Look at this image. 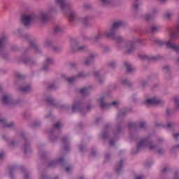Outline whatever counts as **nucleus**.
I'll return each instance as SVG.
<instances>
[{"label": "nucleus", "mask_w": 179, "mask_h": 179, "mask_svg": "<svg viewBox=\"0 0 179 179\" xmlns=\"http://www.w3.org/2000/svg\"><path fill=\"white\" fill-rule=\"evenodd\" d=\"M122 26H124V22H115L110 30L105 31V35L106 36L107 38H110L111 40L116 41V45L120 50H121V48H124V47L127 54H132L136 49V45L135 43H136V41H139V40L129 41L124 43L122 37L117 34V30H118L120 27H122Z\"/></svg>", "instance_id": "f257e3e1"}, {"label": "nucleus", "mask_w": 179, "mask_h": 179, "mask_svg": "<svg viewBox=\"0 0 179 179\" xmlns=\"http://www.w3.org/2000/svg\"><path fill=\"white\" fill-rule=\"evenodd\" d=\"M57 5H59L64 15L68 16L70 22L76 19V13L72 10V3L67 0H55Z\"/></svg>", "instance_id": "f03ea898"}, {"label": "nucleus", "mask_w": 179, "mask_h": 179, "mask_svg": "<svg viewBox=\"0 0 179 179\" xmlns=\"http://www.w3.org/2000/svg\"><path fill=\"white\" fill-rule=\"evenodd\" d=\"M57 12V8L55 6H52L50 8L48 12L41 11L38 15L35 14L36 23H41V24H45L50 19V15L52 13Z\"/></svg>", "instance_id": "7ed1b4c3"}, {"label": "nucleus", "mask_w": 179, "mask_h": 179, "mask_svg": "<svg viewBox=\"0 0 179 179\" xmlns=\"http://www.w3.org/2000/svg\"><path fill=\"white\" fill-rule=\"evenodd\" d=\"M15 34L18 36L20 38H22V40H26L27 41H29L31 48H33L36 54L41 52V50L40 49V47H38V45L31 41V39L33 38L31 36L28 34H23V31H22V29H17Z\"/></svg>", "instance_id": "20e7f679"}, {"label": "nucleus", "mask_w": 179, "mask_h": 179, "mask_svg": "<svg viewBox=\"0 0 179 179\" xmlns=\"http://www.w3.org/2000/svg\"><path fill=\"white\" fill-rule=\"evenodd\" d=\"M143 148H148L150 150H156V149H157V145L153 144V141H152V138H150V137H147L141 140L139 143L137 145L136 153H138V152H141V150L143 149Z\"/></svg>", "instance_id": "39448f33"}, {"label": "nucleus", "mask_w": 179, "mask_h": 179, "mask_svg": "<svg viewBox=\"0 0 179 179\" xmlns=\"http://www.w3.org/2000/svg\"><path fill=\"white\" fill-rule=\"evenodd\" d=\"M21 21L22 24H24L25 27H29L30 24L36 23V13H26L24 14H22Z\"/></svg>", "instance_id": "423d86ee"}, {"label": "nucleus", "mask_w": 179, "mask_h": 179, "mask_svg": "<svg viewBox=\"0 0 179 179\" xmlns=\"http://www.w3.org/2000/svg\"><path fill=\"white\" fill-rule=\"evenodd\" d=\"M69 47L73 54H76V52H79V51L87 50V47L86 45H83L81 46H79V42L75 38H71L70 40Z\"/></svg>", "instance_id": "0eeeda50"}, {"label": "nucleus", "mask_w": 179, "mask_h": 179, "mask_svg": "<svg viewBox=\"0 0 179 179\" xmlns=\"http://www.w3.org/2000/svg\"><path fill=\"white\" fill-rule=\"evenodd\" d=\"M89 110H90V105H88L87 108H85V105L82 101H78L74 103L72 106L73 113L78 111V113H80V114L83 115H85V114H86Z\"/></svg>", "instance_id": "6e6552de"}, {"label": "nucleus", "mask_w": 179, "mask_h": 179, "mask_svg": "<svg viewBox=\"0 0 179 179\" xmlns=\"http://www.w3.org/2000/svg\"><path fill=\"white\" fill-rule=\"evenodd\" d=\"M150 41H153L154 43H156V44H157V45H159V47H162V45H165L166 48H171V50H173L175 52H177V54H179V45L171 44L170 41L165 43L162 40H159L156 38H154V39L151 38Z\"/></svg>", "instance_id": "1a4fd4ad"}, {"label": "nucleus", "mask_w": 179, "mask_h": 179, "mask_svg": "<svg viewBox=\"0 0 179 179\" xmlns=\"http://www.w3.org/2000/svg\"><path fill=\"white\" fill-rule=\"evenodd\" d=\"M106 96H103L98 99V103H99L101 108H110L111 106H113V107H115L116 108L120 107V101H114L111 103H108L106 102Z\"/></svg>", "instance_id": "9d476101"}, {"label": "nucleus", "mask_w": 179, "mask_h": 179, "mask_svg": "<svg viewBox=\"0 0 179 179\" xmlns=\"http://www.w3.org/2000/svg\"><path fill=\"white\" fill-rule=\"evenodd\" d=\"M6 36H2L0 38V55L3 59H8L9 58V55L5 50V43H6Z\"/></svg>", "instance_id": "9b49d317"}, {"label": "nucleus", "mask_w": 179, "mask_h": 179, "mask_svg": "<svg viewBox=\"0 0 179 179\" xmlns=\"http://www.w3.org/2000/svg\"><path fill=\"white\" fill-rule=\"evenodd\" d=\"M24 136V133L22 132L20 134V138H22V139L24 141V144L22 149L24 155H29V153H31V147L30 146V143L27 142V140L26 139V137Z\"/></svg>", "instance_id": "f8f14e48"}, {"label": "nucleus", "mask_w": 179, "mask_h": 179, "mask_svg": "<svg viewBox=\"0 0 179 179\" xmlns=\"http://www.w3.org/2000/svg\"><path fill=\"white\" fill-rule=\"evenodd\" d=\"M164 103V101L163 100L156 98L148 99L145 102V106L148 107L150 106H163Z\"/></svg>", "instance_id": "ddd939ff"}, {"label": "nucleus", "mask_w": 179, "mask_h": 179, "mask_svg": "<svg viewBox=\"0 0 179 179\" xmlns=\"http://www.w3.org/2000/svg\"><path fill=\"white\" fill-rule=\"evenodd\" d=\"M50 65H54V59L52 57H46L42 67V71H43V72H50V71H51Z\"/></svg>", "instance_id": "4468645a"}, {"label": "nucleus", "mask_w": 179, "mask_h": 179, "mask_svg": "<svg viewBox=\"0 0 179 179\" xmlns=\"http://www.w3.org/2000/svg\"><path fill=\"white\" fill-rule=\"evenodd\" d=\"M96 57H97V53H90L89 56L86 57L84 59V65L85 66H89L90 64H93Z\"/></svg>", "instance_id": "2eb2a0df"}, {"label": "nucleus", "mask_w": 179, "mask_h": 179, "mask_svg": "<svg viewBox=\"0 0 179 179\" xmlns=\"http://www.w3.org/2000/svg\"><path fill=\"white\" fill-rule=\"evenodd\" d=\"M2 103L5 106H15V103L13 101L12 96L7 94L2 97Z\"/></svg>", "instance_id": "dca6fc26"}, {"label": "nucleus", "mask_w": 179, "mask_h": 179, "mask_svg": "<svg viewBox=\"0 0 179 179\" xmlns=\"http://www.w3.org/2000/svg\"><path fill=\"white\" fill-rule=\"evenodd\" d=\"M0 125L3 128H9L10 129H13L15 128L16 124L13 122L9 123L6 122V119L1 118L0 119Z\"/></svg>", "instance_id": "f3484780"}, {"label": "nucleus", "mask_w": 179, "mask_h": 179, "mask_svg": "<svg viewBox=\"0 0 179 179\" xmlns=\"http://www.w3.org/2000/svg\"><path fill=\"white\" fill-rule=\"evenodd\" d=\"M58 164H59V166H61V167L65 166V161L64 160V158L60 157L58 161L51 162L48 164V167H50L51 169H54V167H57V166H58Z\"/></svg>", "instance_id": "a211bd4d"}, {"label": "nucleus", "mask_w": 179, "mask_h": 179, "mask_svg": "<svg viewBox=\"0 0 179 179\" xmlns=\"http://www.w3.org/2000/svg\"><path fill=\"white\" fill-rule=\"evenodd\" d=\"M164 73H165L166 79H171L173 78V75H171V69L169 65L164 66L163 67Z\"/></svg>", "instance_id": "6ab92c4d"}, {"label": "nucleus", "mask_w": 179, "mask_h": 179, "mask_svg": "<svg viewBox=\"0 0 179 179\" xmlns=\"http://www.w3.org/2000/svg\"><path fill=\"white\" fill-rule=\"evenodd\" d=\"M128 113V110L127 109H123L122 110H120L117 116V122H122V121H124V117H125V115H127Z\"/></svg>", "instance_id": "aec40b11"}, {"label": "nucleus", "mask_w": 179, "mask_h": 179, "mask_svg": "<svg viewBox=\"0 0 179 179\" xmlns=\"http://www.w3.org/2000/svg\"><path fill=\"white\" fill-rule=\"evenodd\" d=\"M156 127H161L162 128H166V129H174L176 127V124L175 122H171L168 123L167 125L166 126L162 123H157Z\"/></svg>", "instance_id": "412c9836"}, {"label": "nucleus", "mask_w": 179, "mask_h": 179, "mask_svg": "<svg viewBox=\"0 0 179 179\" xmlns=\"http://www.w3.org/2000/svg\"><path fill=\"white\" fill-rule=\"evenodd\" d=\"M124 66L127 73H134L136 69L132 66V64L128 62H124Z\"/></svg>", "instance_id": "4be33fe9"}, {"label": "nucleus", "mask_w": 179, "mask_h": 179, "mask_svg": "<svg viewBox=\"0 0 179 179\" xmlns=\"http://www.w3.org/2000/svg\"><path fill=\"white\" fill-rule=\"evenodd\" d=\"M86 76H87V74H85L83 73V72H80L78 73L77 76L69 78L67 79V81L69 82V83H73V82H75V80H76V78H86Z\"/></svg>", "instance_id": "5701e85b"}, {"label": "nucleus", "mask_w": 179, "mask_h": 179, "mask_svg": "<svg viewBox=\"0 0 179 179\" xmlns=\"http://www.w3.org/2000/svg\"><path fill=\"white\" fill-rule=\"evenodd\" d=\"M19 89L22 93H30V92L33 90V88H31V85L20 87Z\"/></svg>", "instance_id": "b1692460"}, {"label": "nucleus", "mask_w": 179, "mask_h": 179, "mask_svg": "<svg viewBox=\"0 0 179 179\" xmlns=\"http://www.w3.org/2000/svg\"><path fill=\"white\" fill-rule=\"evenodd\" d=\"M102 138L103 139L108 138V124H106L102 131Z\"/></svg>", "instance_id": "393cba45"}, {"label": "nucleus", "mask_w": 179, "mask_h": 179, "mask_svg": "<svg viewBox=\"0 0 179 179\" xmlns=\"http://www.w3.org/2000/svg\"><path fill=\"white\" fill-rule=\"evenodd\" d=\"M128 127L130 131H138L139 127H138V124L136 122H132L128 124Z\"/></svg>", "instance_id": "a878e982"}, {"label": "nucleus", "mask_w": 179, "mask_h": 179, "mask_svg": "<svg viewBox=\"0 0 179 179\" xmlns=\"http://www.w3.org/2000/svg\"><path fill=\"white\" fill-rule=\"evenodd\" d=\"M62 143L64 145V150L67 152L68 147H66L67 145H69V138L64 136L62 138Z\"/></svg>", "instance_id": "bb28decb"}, {"label": "nucleus", "mask_w": 179, "mask_h": 179, "mask_svg": "<svg viewBox=\"0 0 179 179\" xmlns=\"http://www.w3.org/2000/svg\"><path fill=\"white\" fill-rule=\"evenodd\" d=\"M103 38V34H96L94 36V38L92 40L93 44H96V43H99V40H101Z\"/></svg>", "instance_id": "cd10ccee"}, {"label": "nucleus", "mask_w": 179, "mask_h": 179, "mask_svg": "<svg viewBox=\"0 0 179 179\" xmlns=\"http://www.w3.org/2000/svg\"><path fill=\"white\" fill-rule=\"evenodd\" d=\"M101 3V6H110L113 4V1L111 0H99Z\"/></svg>", "instance_id": "c85d7f7f"}, {"label": "nucleus", "mask_w": 179, "mask_h": 179, "mask_svg": "<svg viewBox=\"0 0 179 179\" xmlns=\"http://www.w3.org/2000/svg\"><path fill=\"white\" fill-rule=\"evenodd\" d=\"M123 162H124V159H121L120 162H118L116 164V171L117 174H120V173L121 172V169H122V167H124V165L122 164Z\"/></svg>", "instance_id": "c756f323"}, {"label": "nucleus", "mask_w": 179, "mask_h": 179, "mask_svg": "<svg viewBox=\"0 0 179 179\" xmlns=\"http://www.w3.org/2000/svg\"><path fill=\"white\" fill-rule=\"evenodd\" d=\"M92 17L90 15H87L84 18L80 19V22H82L85 26H87V23L92 20Z\"/></svg>", "instance_id": "7c9ffc66"}, {"label": "nucleus", "mask_w": 179, "mask_h": 179, "mask_svg": "<svg viewBox=\"0 0 179 179\" xmlns=\"http://www.w3.org/2000/svg\"><path fill=\"white\" fill-rule=\"evenodd\" d=\"M53 33H55V34H57V33H64V28L61 26L56 25L53 29Z\"/></svg>", "instance_id": "2f4dec72"}, {"label": "nucleus", "mask_w": 179, "mask_h": 179, "mask_svg": "<svg viewBox=\"0 0 179 179\" xmlns=\"http://www.w3.org/2000/svg\"><path fill=\"white\" fill-rule=\"evenodd\" d=\"M46 102L50 104V106H53L55 107L57 105L55 103L54 98L52 96H48L46 98Z\"/></svg>", "instance_id": "473e14b6"}, {"label": "nucleus", "mask_w": 179, "mask_h": 179, "mask_svg": "<svg viewBox=\"0 0 179 179\" xmlns=\"http://www.w3.org/2000/svg\"><path fill=\"white\" fill-rule=\"evenodd\" d=\"M99 47H100V48H101L103 52H110V51H111V48H110V47L103 46V45H101V43H99Z\"/></svg>", "instance_id": "72a5a7b5"}, {"label": "nucleus", "mask_w": 179, "mask_h": 179, "mask_svg": "<svg viewBox=\"0 0 179 179\" xmlns=\"http://www.w3.org/2000/svg\"><path fill=\"white\" fill-rule=\"evenodd\" d=\"M80 93L83 94V96H87V94H89V88L83 87L80 90Z\"/></svg>", "instance_id": "f704fd0d"}, {"label": "nucleus", "mask_w": 179, "mask_h": 179, "mask_svg": "<svg viewBox=\"0 0 179 179\" xmlns=\"http://www.w3.org/2000/svg\"><path fill=\"white\" fill-rule=\"evenodd\" d=\"M159 30H160V26H159V25H153L151 27V33L152 34H155V33H157V31H159Z\"/></svg>", "instance_id": "c9c22d12"}, {"label": "nucleus", "mask_w": 179, "mask_h": 179, "mask_svg": "<svg viewBox=\"0 0 179 179\" xmlns=\"http://www.w3.org/2000/svg\"><path fill=\"white\" fill-rule=\"evenodd\" d=\"M62 124L61 122H58L55 124V127L52 128V129L50 131V134H54V131L55 129H59V128H62Z\"/></svg>", "instance_id": "e433bc0d"}, {"label": "nucleus", "mask_w": 179, "mask_h": 179, "mask_svg": "<svg viewBox=\"0 0 179 179\" xmlns=\"http://www.w3.org/2000/svg\"><path fill=\"white\" fill-rule=\"evenodd\" d=\"M173 101L175 103L176 110H179V97L178 96L173 97Z\"/></svg>", "instance_id": "4c0bfd02"}, {"label": "nucleus", "mask_w": 179, "mask_h": 179, "mask_svg": "<svg viewBox=\"0 0 179 179\" xmlns=\"http://www.w3.org/2000/svg\"><path fill=\"white\" fill-rule=\"evenodd\" d=\"M20 170L21 171H22V173H24V179H30V173L26 172L24 171V168L23 167H21Z\"/></svg>", "instance_id": "58836bf2"}, {"label": "nucleus", "mask_w": 179, "mask_h": 179, "mask_svg": "<svg viewBox=\"0 0 179 179\" xmlns=\"http://www.w3.org/2000/svg\"><path fill=\"white\" fill-rule=\"evenodd\" d=\"M153 19H155V15H152V14H147L145 15L146 22H150V20H153Z\"/></svg>", "instance_id": "ea45409f"}, {"label": "nucleus", "mask_w": 179, "mask_h": 179, "mask_svg": "<svg viewBox=\"0 0 179 179\" xmlns=\"http://www.w3.org/2000/svg\"><path fill=\"white\" fill-rule=\"evenodd\" d=\"M122 85H127V86H132V83L129 81L128 79H124L122 81Z\"/></svg>", "instance_id": "a19ab883"}, {"label": "nucleus", "mask_w": 179, "mask_h": 179, "mask_svg": "<svg viewBox=\"0 0 179 179\" xmlns=\"http://www.w3.org/2000/svg\"><path fill=\"white\" fill-rule=\"evenodd\" d=\"M52 50L55 52H61L62 51V47L53 46Z\"/></svg>", "instance_id": "79ce46f5"}, {"label": "nucleus", "mask_w": 179, "mask_h": 179, "mask_svg": "<svg viewBox=\"0 0 179 179\" xmlns=\"http://www.w3.org/2000/svg\"><path fill=\"white\" fill-rule=\"evenodd\" d=\"M169 173H170V168L168 166L164 168L162 171V174H169Z\"/></svg>", "instance_id": "37998d69"}, {"label": "nucleus", "mask_w": 179, "mask_h": 179, "mask_svg": "<svg viewBox=\"0 0 179 179\" xmlns=\"http://www.w3.org/2000/svg\"><path fill=\"white\" fill-rule=\"evenodd\" d=\"M108 66H110V68H115V66H117V62L115 61H112L110 62H109L108 64Z\"/></svg>", "instance_id": "c03bdc74"}, {"label": "nucleus", "mask_w": 179, "mask_h": 179, "mask_svg": "<svg viewBox=\"0 0 179 179\" xmlns=\"http://www.w3.org/2000/svg\"><path fill=\"white\" fill-rule=\"evenodd\" d=\"M16 170V166H11L10 169V176L11 178H13V172Z\"/></svg>", "instance_id": "a18cd8bd"}, {"label": "nucleus", "mask_w": 179, "mask_h": 179, "mask_svg": "<svg viewBox=\"0 0 179 179\" xmlns=\"http://www.w3.org/2000/svg\"><path fill=\"white\" fill-rule=\"evenodd\" d=\"M48 89H50V90H54L57 89V84H55V83L50 84L48 87Z\"/></svg>", "instance_id": "49530a36"}, {"label": "nucleus", "mask_w": 179, "mask_h": 179, "mask_svg": "<svg viewBox=\"0 0 179 179\" xmlns=\"http://www.w3.org/2000/svg\"><path fill=\"white\" fill-rule=\"evenodd\" d=\"M52 45V41L47 39L45 41V47H51Z\"/></svg>", "instance_id": "de8ad7c7"}, {"label": "nucleus", "mask_w": 179, "mask_h": 179, "mask_svg": "<svg viewBox=\"0 0 179 179\" xmlns=\"http://www.w3.org/2000/svg\"><path fill=\"white\" fill-rule=\"evenodd\" d=\"M157 153L159 155V156H162L166 153V150L163 148H159L157 150Z\"/></svg>", "instance_id": "09e8293b"}, {"label": "nucleus", "mask_w": 179, "mask_h": 179, "mask_svg": "<svg viewBox=\"0 0 179 179\" xmlns=\"http://www.w3.org/2000/svg\"><path fill=\"white\" fill-rule=\"evenodd\" d=\"M122 130V127H121V124H118L117 127V133H115V136L118 135Z\"/></svg>", "instance_id": "8fccbe9b"}, {"label": "nucleus", "mask_w": 179, "mask_h": 179, "mask_svg": "<svg viewBox=\"0 0 179 179\" xmlns=\"http://www.w3.org/2000/svg\"><path fill=\"white\" fill-rule=\"evenodd\" d=\"M178 149H179V144L178 145H175V146L172 147L171 149V152L172 153H174V152H177V150H178Z\"/></svg>", "instance_id": "3c124183"}, {"label": "nucleus", "mask_w": 179, "mask_h": 179, "mask_svg": "<svg viewBox=\"0 0 179 179\" xmlns=\"http://www.w3.org/2000/svg\"><path fill=\"white\" fill-rule=\"evenodd\" d=\"M173 13H168L167 14L164 15V19H167L168 20H170L171 16H173Z\"/></svg>", "instance_id": "603ef678"}, {"label": "nucleus", "mask_w": 179, "mask_h": 179, "mask_svg": "<svg viewBox=\"0 0 179 179\" xmlns=\"http://www.w3.org/2000/svg\"><path fill=\"white\" fill-rule=\"evenodd\" d=\"M146 127H148V125L146 124V122H140V128H143V129H145Z\"/></svg>", "instance_id": "864d4df0"}, {"label": "nucleus", "mask_w": 179, "mask_h": 179, "mask_svg": "<svg viewBox=\"0 0 179 179\" xmlns=\"http://www.w3.org/2000/svg\"><path fill=\"white\" fill-rule=\"evenodd\" d=\"M141 59H147V60H150V58H149V56H148L147 55H143L140 56Z\"/></svg>", "instance_id": "5fc2aeb1"}, {"label": "nucleus", "mask_w": 179, "mask_h": 179, "mask_svg": "<svg viewBox=\"0 0 179 179\" xmlns=\"http://www.w3.org/2000/svg\"><path fill=\"white\" fill-rule=\"evenodd\" d=\"M173 179H179V171H175L174 172Z\"/></svg>", "instance_id": "6e6d98bb"}, {"label": "nucleus", "mask_w": 179, "mask_h": 179, "mask_svg": "<svg viewBox=\"0 0 179 179\" xmlns=\"http://www.w3.org/2000/svg\"><path fill=\"white\" fill-rule=\"evenodd\" d=\"M39 125H40V122L36 121V122H34L33 123L32 127H33V128H36V127H38Z\"/></svg>", "instance_id": "4d7b16f0"}, {"label": "nucleus", "mask_w": 179, "mask_h": 179, "mask_svg": "<svg viewBox=\"0 0 179 179\" xmlns=\"http://www.w3.org/2000/svg\"><path fill=\"white\" fill-rule=\"evenodd\" d=\"M100 73H101V71L94 72V75L96 78H99L100 76Z\"/></svg>", "instance_id": "13d9d810"}, {"label": "nucleus", "mask_w": 179, "mask_h": 179, "mask_svg": "<svg viewBox=\"0 0 179 179\" xmlns=\"http://www.w3.org/2000/svg\"><path fill=\"white\" fill-rule=\"evenodd\" d=\"M17 140L15 141H12L11 143H10V146H13L15 147L16 146V145H17Z\"/></svg>", "instance_id": "bf43d9fd"}, {"label": "nucleus", "mask_w": 179, "mask_h": 179, "mask_svg": "<svg viewBox=\"0 0 179 179\" xmlns=\"http://www.w3.org/2000/svg\"><path fill=\"white\" fill-rule=\"evenodd\" d=\"M24 64H31L33 61H31V59H24Z\"/></svg>", "instance_id": "052dcab7"}, {"label": "nucleus", "mask_w": 179, "mask_h": 179, "mask_svg": "<svg viewBox=\"0 0 179 179\" xmlns=\"http://www.w3.org/2000/svg\"><path fill=\"white\" fill-rule=\"evenodd\" d=\"M151 15H152V16H154V17H155V16H156V15H157V9L154 8V9L152 10V12Z\"/></svg>", "instance_id": "680f3d73"}, {"label": "nucleus", "mask_w": 179, "mask_h": 179, "mask_svg": "<svg viewBox=\"0 0 179 179\" xmlns=\"http://www.w3.org/2000/svg\"><path fill=\"white\" fill-rule=\"evenodd\" d=\"M41 178L42 179H50V177H48L47 175H44V173L41 174Z\"/></svg>", "instance_id": "e2e57ef3"}, {"label": "nucleus", "mask_w": 179, "mask_h": 179, "mask_svg": "<svg viewBox=\"0 0 179 179\" xmlns=\"http://www.w3.org/2000/svg\"><path fill=\"white\" fill-rule=\"evenodd\" d=\"M104 80H106V78H99V85H103V83H104Z\"/></svg>", "instance_id": "0e129e2a"}, {"label": "nucleus", "mask_w": 179, "mask_h": 179, "mask_svg": "<svg viewBox=\"0 0 179 179\" xmlns=\"http://www.w3.org/2000/svg\"><path fill=\"white\" fill-rule=\"evenodd\" d=\"M83 8H84V9H89V8H90V4L85 3L83 5Z\"/></svg>", "instance_id": "69168bd1"}, {"label": "nucleus", "mask_w": 179, "mask_h": 179, "mask_svg": "<svg viewBox=\"0 0 179 179\" xmlns=\"http://www.w3.org/2000/svg\"><path fill=\"white\" fill-rule=\"evenodd\" d=\"M173 138H175L176 141H178L179 133H177V134H173Z\"/></svg>", "instance_id": "338daca9"}, {"label": "nucleus", "mask_w": 179, "mask_h": 179, "mask_svg": "<svg viewBox=\"0 0 179 179\" xmlns=\"http://www.w3.org/2000/svg\"><path fill=\"white\" fill-rule=\"evenodd\" d=\"M17 78L18 79H24V76H22V74H17Z\"/></svg>", "instance_id": "774afa93"}]
</instances>
